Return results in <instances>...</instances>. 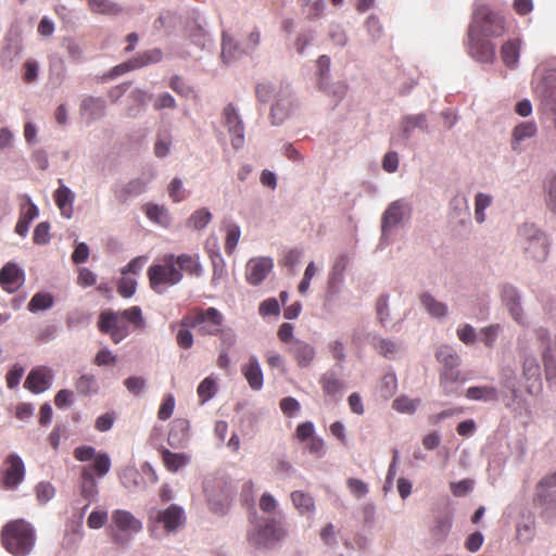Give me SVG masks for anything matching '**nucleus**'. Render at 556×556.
Masks as SVG:
<instances>
[{"label":"nucleus","mask_w":556,"mask_h":556,"mask_svg":"<svg viewBox=\"0 0 556 556\" xmlns=\"http://www.w3.org/2000/svg\"><path fill=\"white\" fill-rule=\"evenodd\" d=\"M255 98L263 104L271 101L269 118L274 126L283 124L299 108L298 98L289 85L261 81L255 86Z\"/></svg>","instance_id":"nucleus-1"},{"label":"nucleus","mask_w":556,"mask_h":556,"mask_svg":"<svg viewBox=\"0 0 556 556\" xmlns=\"http://www.w3.org/2000/svg\"><path fill=\"white\" fill-rule=\"evenodd\" d=\"M4 548L14 556L28 555L36 542L33 526L24 519L8 522L1 531Z\"/></svg>","instance_id":"nucleus-2"},{"label":"nucleus","mask_w":556,"mask_h":556,"mask_svg":"<svg viewBox=\"0 0 556 556\" xmlns=\"http://www.w3.org/2000/svg\"><path fill=\"white\" fill-rule=\"evenodd\" d=\"M412 203L405 198L392 201L381 215V236L379 247L383 249L390 244L391 235L410 219Z\"/></svg>","instance_id":"nucleus-3"},{"label":"nucleus","mask_w":556,"mask_h":556,"mask_svg":"<svg viewBox=\"0 0 556 556\" xmlns=\"http://www.w3.org/2000/svg\"><path fill=\"white\" fill-rule=\"evenodd\" d=\"M247 536L249 543L256 548H271L282 540L285 531L275 517L262 519L255 517Z\"/></svg>","instance_id":"nucleus-4"},{"label":"nucleus","mask_w":556,"mask_h":556,"mask_svg":"<svg viewBox=\"0 0 556 556\" xmlns=\"http://www.w3.org/2000/svg\"><path fill=\"white\" fill-rule=\"evenodd\" d=\"M176 265L175 254H166L163 256L162 264H153L149 267L148 277L154 292L163 294L166 286H176L182 280L184 275Z\"/></svg>","instance_id":"nucleus-5"},{"label":"nucleus","mask_w":556,"mask_h":556,"mask_svg":"<svg viewBox=\"0 0 556 556\" xmlns=\"http://www.w3.org/2000/svg\"><path fill=\"white\" fill-rule=\"evenodd\" d=\"M469 28L483 37H501L506 31L504 17L486 5L475 9Z\"/></svg>","instance_id":"nucleus-6"},{"label":"nucleus","mask_w":556,"mask_h":556,"mask_svg":"<svg viewBox=\"0 0 556 556\" xmlns=\"http://www.w3.org/2000/svg\"><path fill=\"white\" fill-rule=\"evenodd\" d=\"M185 523V509L177 504H172L164 509L152 507L149 510L151 531H155L157 526L161 525L166 533H175L182 528Z\"/></svg>","instance_id":"nucleus-7"},{"label":"nucleus","mask_w":556,"mask_h":556,"mask_svg":"<svg viewBox=\"0 0 556 556\" xmlns=\"http://www.w3.org/2000/svg\"><path fill=\"white\" fill-rule=\"evenodd\" d=\"M526 255L535 261H544L548 254V239L534 224H523L519 229Z\"/></svg>","instance_id":"nucleus-8"},{"label":"nucleus","mask_w":556,"mask_h":556,"mask_svg":"<svg viewBox=\"0 0 556 556\" xmlns=\"http://www.w3.org/2000/svg\"><path fill=\"white\" fill-rule=\"evenodd\" d=\"M26 468L24 460L16 453H10L3 460L1 484L5 490L15 491L24 482Z\"/></svg>","instance_id":"nucleus-9"},{"label":"nucleus","mask_w":556,"mask_h":556,"mask_svg":"<svg viewBox=\"0 0 556 556\" xmlns=\"http://www.w3.org/2000/svg\"><path fill=\"white\" fill-rule=\"evenodd\" d=\"M223 124L228 130L232 148L237 151L242 149L245 142L244 124L232 103H228L223 111Z\"/></svg>","instance_id":"nucleus-10"},{"label":"nucleus","mask_w":556,"mask_h":556,"mask_svg":"<svg viewBox=\"0 0 556 556\" xmlns=\"http://www.w3.org/2000/svg\"><path fill=\"white\" fill-rule=\"evenodd\" d=\"M481 34L468 28V53L479 63H492L495 59V46Z\"/></svg>","instance_id":"nucleus-11"},{"label":"nucleus","mask_w":556,"mask_h":556,"mask_svg":"<svg viewBox=\"0 0 556 556\" xmlns=\"http://www.w3.org/2000/svg\"><path fill=\"white\" fill-rule=\"evenodd\" d=\"M119 312L104 311L99 316L98 328L101 332L109 334L114 343H119L129 334V328L121 324Z\"/></svg>","instance_id":"nucleus-12"},{"label":"nucleus","mask_w":556,"mask_h":556,"mask_svg":"<svg viewBox=\"0 0 556 556\" xmlns=\"http://www.w3.org/2000/svg\"><path fill=\"white\" fill-rule=\"evenodd\" d=\"M223 321L224 316L222 313L215 307H208L199 311L190 326L198 328L199 332L203 336H217Z\"/></svg>","instance_id":"nucleus-13"},{"label":"nucleus","mask_w":556,"mask_h":556,"mask_svg":"<svg viewBox=\"0 0 556 556\" xmlns=\"http://www.w3.org/2000/svg\"><path fill=\"white\" fill-rule=\"evenodd\" d=\"M153 174L148 176H140L130 179L127 182L119 184L113 187V193L116 201L121 204L127 203L129 200L139 197L148 189L150 181L153 179Z\"/></svg>","instance_id":"nucleus-14"},{"label":"nucleus","mask_w":556,"mask_h":556,"mask_svg":"<svg viewBox=\"0 0 556 556\" xmlns=\"http://www.w3.org/2000/svg\"><path fill=\"white\" fill-rule=\"evenodd\" d=\"M503 304L509 312L511 318L519 325L526 324V316L522 308L521 292L513 285H504L501 290Z\"/></svg>","instance_id":"nucleus-15"},{"label":"nucleus","mask_w":556,"mask_h":556,"mask_svg":"<svg viewBox=\"0 0 556 556\" xmlns=\"http://www.w3.org/2000/svg\"><path fill=\"white\" fill-rule=\"evenodd\" d=\"M274 261L268 256L251 258L247 264L245 278L252 286L261 285L273 270Z\"/></svg>","instance_id":"nucleus-16"},{"label":"nucleus","mask_w":556,"mask_h":556,"mask_svg":"<svg viewBox=\"0 0 556 556\" xmlns=\"http://www.w3.org/2000/svg\"><path fill=\"white\" fill-rule=\"evenodd\" d=\"M20 199V217L15 226V232L25 238L28 235L31 222L39 216V208L28 194H23Z\"/></svg>","instance_id":"nucleus-17"},{"label":"nucleus","mask_w":556,"mask_h":556,"mask_svg":"<svg viewBox=\"0 0 556 556\" xmlns=\"http://www.w3.org/2000/svg\"><path fill=\"white\" fill-rule=\"evenodd\" d=\"M53 381L51 369L46 367H38L30 370L24 387L33 393L39 394L47 391Z\"/></svg>","instance_id":"nucleus-18"},{"label":"nucleus","mask_w":556,"mask_h":556,"mask_svg":"<svg viewBox=\"0 0 556 556\" xmlns=\"http://www.w3.org/2000/svg\"><path fill=\"white\" fill-rule=\"evenodd\" d=\"M79 111L88 123H93L106 115V101L102 97L85 96L80 101Z\"/></svg>","instance_id":"nucleus-19"},{"label":"nucleus","mask_w":556,"mask_h":556,"mask_svg":"<svg viewBox=\"0 0 556 556\" xmlns=\"http://www.w3.org/2000/svg\"><path fill=\"white\" fill-rule=\"evenodd\" d=\"M80 478V495L87 502L81 509L84 514L89 508L90 504L98 501L99 489L91 467H84Z\"/></svg>","instance_id":"nucleus-20"},{"label":"nucleus","mask_w":556,"mask_h":556,"mask_svg":"<svg viewBox=\"0 0 556 556\" xmlns=\"http://www.w3.org/2000/svg\"><path fill=\"white\" fill-rule=\"evenodd\" d=\"M241 374L253 391H260L264 386V374L256 355H250L248 363L241 366Z\"/></svg>","instance_id":"nucleus-21"},{"label":"nucleus","mask_w":556,"mask_h":556,"mask_svg":"<svg viewBox=\"0 0 556 556\" xmlns=\"http://www.w3.org/2000/svg\"><path fill=\"white\" fill-rule=\"evenodd\" d=\"M24 281V271L16 264L8 263L1 268L0 283L5 291L15 292Z\"/></svg>","instance_id":"nucleus-22"},{"label":"nucleus","mask_w":556,"mask_h":556,"mask_svg":"<svg viewBox=\"0 0 556 556\" xmlns=\"http://www.w3.org/2000/svg\"><path fill=\"white\" fill-rule=\"evenodd\" d=\"M366 340L377 353L388 359H394L401 352L400 343L391 339L382 338L376 332H368L366 334Z\"/></svg>","instance_id":"nucleus-23"},{"label":"nucleus","mask_w":556,"mask_h":556,"mask_svg":"<svg viewBox=\"0 0 556 556\" xmlns=\"http://www.w3.org/2000/svg\"><path fill=\"white\" fill-rule=\"evenodd\" d=\"M111 518L114 526L122 532L137 534L143 528L141 520H139L130 511L125 509L114 510L112 513Z\"/></svg>","instance_id":"nucleus-24"},{"label":"nucleus","mask_w":556,"mask_h":556,"mask_svg":"<svg viewBox=\"0 0 556 556\" xmlns=\"http://www.w3.org/2000/svg\"><path fill=\"white\" fill-rule=\"evenodd\" d=\"M437 361L443 365L440 374H460L458 366L460 365V357L455 349L451 345H441L435 352Z\"/></svg>","instance_id":"nucleus-25"},{"label":"nucleus","mask_w":556,"mask_h":556,"mask_svg":"<svg viewBox=\"0 0 556 556\" xmlns=\"http://www.w3.org/2000/svg\"><path fill=\"white\" fill-rule=\"evenodd\" d=\"M324 394L332 399H337L346 388L345 381L341 378V374L334 369H329L319 380Z\"/></svg>","instance_id":"nucleus-26"},{"label":"nucleus","mask_w":556,"mask_h":556,"mask_svg":"<svg viewBox=\"0 0 556 556\" xmlns=\"http://www.w3.org/2000/svg\"><path fill=\"white\" fill-rule=\"evenodd\" d=\"M53 198L61 215L66 219H71L74 213L73 204L75 201V193L72 189L60 180V187L54 191Z\"/></svg>","instance_id":"nucleus-27"},{"label":"nucleus","mask_w":556,"mask_h":556,"mask_svg":"<svg viewBox=\"0 0 556 556\" xmlns=\"http://www.w3.org/2000/svg\"><path fill=\"white\" fill-rule=\"evenodd\" d=\"M536 502L542 507V515L549 521L556 518V491L553 489L535 486Z\"/></svg>","instance_id":"nucleus-28"},{"label":"nucleus","mask_w":556,"mask_h":556,"mask_svg":"<svg viewBox=\"0 0 556 556\" xmlns=\"http://www.w3.org/2000/svg\"><path fill=\"white\" fill-rule=\"evenodd\" d=\"M247 54L244 47L228 33L224 31L222 36V52L220 58L225 64H231L239 60L242 55Z\"/></svg>","instance_id":"nucleus-29"},{"label":"nucleus","mask_w":556,"mask_h":556,"mask_svg":"<svg viewBox=\"0 0 556 556\" xmlns=\"http://www.w3.org/2000/svg\"><path fill=\"white\" fill-rule=\"evenodd\" d=\"M290 353L295 358L298 366L308 367L316 355L315 348L307 342L295 339L289 348Z\"/></svg>","instance_id":"nucleus-30"},{"label":"nucleus","mask_w":556,"mask_h":556,"mask_svg":"<svg viewBox=\"0 0 556 556\" xmlns=\"http://www.w3.org/2000/svg\"><path fill=\"white\" fill-rule=\"evenodd\" d=\"M143 212L147 218L163 227L168 228L172 224V216L169 214L168 208L165 205L155 204V203H146L143 205Z\"/></svg>","instance_id":"nucleus-31"},{"label":"nucleus","mask_w":556,"mask_h":556,"mask_svg":"<svg viewBox=\"0 0 556 556\" xmlns=\"http://www.w3.org/2000/svg\"><path fill=\"white\" fill-rule=\"evenodd\" d=\"M189 421L178 418L172 421L168 433V443L173 447H180L189 437Z\"/></svg>","instance_id":"nucleus-32"},{"label":"nucleus","mask_w":556,"mask_h":556,"mask_svg":"<svg viewBox=\"0 0 556 556\" xmlns=\"http://www.w3.org/2000/svg\"><path fill=\"white\" fill-rule=\"evenodd\" d=\"M402 137L408 140L415 129L428 131L427 115L419 113L416 115H406L401 121Z\"/></svg>","instance_id":"nucleus-33"},{"label":"nucleus","mask_w":556,"mask_h":556,"mask_svg":"<svg viewBox=\"0 0 556 556\" xmlns=\"http://www.w3.org/2000/svg\"><path fill=\"white\" fill-rule=\"evenodd\" d=\"M453 526V520L447 515H440L435 518L433 527L430 529V535L433 544L441 545L448 536Z\"/></svg>","instance_id":"nucleus-34"},{"label":"nucleus","mask_w":556,"mask_h":556,"mask_svg":"<svg viewBox=\"0 0 556 556\" xmlns=\"http://www.w3.org/2000/svg\"><path fill=\"white\" fill-rule=\"evenodd\" d=\"M175 260L181 273L186 271L195 277H202L204 275V268L198 254L191 255L182 253L175 255Z\"/></svg>","instance_id":"nucleus-35"},{"label":"nucleus","mask_w":556,"mask_h":556,"mask_svg":"<svg viewBox=\"0 0 556 556\" xmlns=\"http://www.w3.org/2000/svg\"><path fill=\"white\" fill-rule=\"evenodd\" d=\"M420 303L426 312L435 319H444L448 314V306L445 303L438 301L429 292H424L420 295Z\"/></svg>","instance_id":"nucleus-36"},{"label":"nucleus","mask_w":556,"mask_h":556,"mask_svg":"<svg viewBox=\"0 0 556 556\" xmlns=\"http://www.w3.org/2000/svg\"><path fill=\"white\" fill-rule=\"evenodd\" d=\"M465 396L470 401L496 402L498 400V391L493 386H475L466 390Z\"/></svg>","instance_id":"nucleus-37"},{"label":"nucleus","mask_w":556,"mask_h":556,"mask_svg":"<svg viewBox=\"0 0 556 556\" xmlns=\"http://www.w3.org/2000/svg\"><path fill=\"white\" fill-rule=\"evenodd\" d=\"M290 496L294 508L301 515H314L316 506L314 497L309 493L296 490Z\"/></svg>","instance_id":"nucleus-38"},{"label":"nucleus","mask_w":556,"mask_h":556,"mask_svg":"<svg viewBox=\"0 0 556 556\" xmlns=\"http://www.w3.org/2000/svg\"><path fill=\"white\" fill-rule=\"evenodd\" d=\"M520 39H510L503 45L501 55L506 66L510 68L517 66L520 56Z\"/></svg>","instance_id":"nucleus-39"},{"label":"nucleus","mask_w":556,"mask_h":556,"mask_svg":"<svg viewBox=\"0 0 556 556\" xmlns=\"http://www.w3.org/2000/svg\"><path fill=\"white\" fill-rule=\"evenodd\" d=\"M535 536V520L532 516L523 517L517 525L516 538L522 544L530 543Z\"/></svg>","instance_id":"nucleus-40"},{"label":"nucleus","mask_w":556,"mask_h":556,"mask_svg":"<svg viewBox=\"0 0 556 556\" xmlns=\"http://www.w3.org/2000/svg\"><path fill=\"white\" fill-rule=\"evenodd\" d=\"M88 5L91 12L98 14L116 16L123 12V8L111 0H90Z\"/></svg>","instance_id":"nucleus-41"},{"label":"nucleus","mask_w":556,"mask_h":556,"mask_svg":"<svg viewBox=\"0 0 556 556\" xmlns=\"http://www.w3.org/2000/svg\"><path fill=\"white\" fill-rule=\"evenodd\" d=\"M204 493L206 495L207 502L210 504L211 509L219 515L226 514L229 503H228V496L224 495L220 498L216 497L213 491L211 490L210 482H204Z\"/></svg>","instance_id":"nucleus-42"},{"label":"nucleus","mask_w":556,"mask_h":556,"mask_svg":"<svg viewBox=\"0 0 556 556\" xmlns=\"http://www.w3.org/2000/svg\"><path fill=\"white\" fill-rule=\"evenodd\" d=\"M213 216L208 208L201 207L195 210L187 219V226L195 230L204 229L212 220Z\"/></svg>","instance_id":"nucleus-43"},{"label":"nucleus","mask_w":556,"mask_h":556,"mask_svg":"<svg viewBox=\"0 0 556 556\" xmlns=\"http://www.w3.org/2000/svg\"><path fill=\"white\" fill-rule=\"evenodd\" d=\"M121 482L128 490L143 489L144 483L140 472L134 467H127L121 473Z\"/></svg>","instance_id":"nucleus-44"},{"label":"nucleus","mask_w":556,"mask_h":556,"mask_svg":"<svg viewBox=\"0 0 556 556\" xmlns=\"http://www.w3.org/2000/svg\"><path fill=\"white\" fill-rule=\"evenodd\" d=\"M163 460L168 470L176 472L190 462V457L185 453H173L168 450L163 452Z\"/></svg>","instance_id":"nucleus-45"},{"label":"nucleus","mask_w":556,"mask_h":556,"mask_svg":"<svg viewBox=\"0 0 556 556\" xmlns=\"http://www.w3.org/2000/svg\"><path fill=\"white\" fill-rule=\"evenodd\" d=\"M163 58V52L159 48H154L151 50L143 51L141 53H138L132 58V63H135V66L137 68L159 63Z\"/></svg>","instance_id":"nucleus-46"},{"label":"nucleus","mask_w":556,"mask_h":556,"mask_svg":"<svg viewBox=\"0 0 556 556\" xmlns=\"http://www.w3.org/2000/svg\"><path fill=\"white\" fill-rule=\"evenodd\" d=\"M493 198L492 195L478 192L475 197V219L478 224H483L485 222V210L492 204Z\"/></svg>","instance_id":"nucleus-47"},{"label":"nucleus","mask_w":556,"mask_h":556,"mask_svg":"<svg viewBox=\"0 0 556 556\" xmlns=\"http://www.w3.org/2000/svg\"><path fill=\"white\" fill-rule=\"evenodd\" d=\"M522 374L526 380H540L541 367L535 356L531 354L523 356Z\"/></svg>","instance_id":"nucleus-48"},{"label":"nucleus","mask_w":556,"mask_h":556,"mask_svg":"<svg viewBox=\"0 0 556 556\" xmlns=\"http://www.w3.org/2000/svg\"><path fill=\"white\" fill-rule=\"evenodd\" d=\"M54 300L50 293L38 292L34 294L31 300L28 303V309L31 313H37L39 311H47L53 306Z\"/></svg>","instance_id":"nucleus-49"},{"label":"nucleus","mask_w":556,"mask_h":556,"mask_svg":"<svg viewBox=\"0 0 556 556\" xmlns=\"http://www.w3.org/2000/svg\"><path fill=\"white\" fill-rule=\"evenodd\" d=\"M317 66V85L318 87H326L327 81L331 79V60L328 55L323 54L316 62Z\"/></svg>","instance_id":"nucleus-50"},{"label":"nucleus","mask_w":556,"mask_h":556,"mask_svg":"<svg viewBox=\"0 0 556 556\" xmlns=\"http://www.w3.org/2000/svg\"><path fill=\"white\" fill-rule=\"evenodd\" d=\"M420 405L419 399H410L406 395L396 397L393 401L392 407L402 414H414Z\"/></svg>","instance_id":"nucleus-51"},{"label":"nucleus","mask_w":556,"mask_h":556,"mask_svg":"<svg viewBox=\"0 0 556 556\" xmlns=\"http://www.w3.org/2000/svg\"><path fill=\"white\" fill-rule=\"evenodd\" d=\"M348 264H349V257L346 254H340L336 258V261L331 267L330 274H329V283H337V282H341L343 280L344 271H345Z\"/></svg>","instance_id":"nucleus-52"},{"label":"nucleus","mask_w":556,"mask_h":556,"mask_svg":"<svg viewBox=\"0 0 556 556\" xmlns=\"http://www.w3.org/2000/svg\"><path fill=\"white\" fill-rule=\"evenodd\" d=\"M76 390L78 393L83 395H91L97 393L98 391V384L96 377L90 374H85L80 376L76 383H75Z\"/></svg>","instance_id":"nucleus-53"},{"label":"nucleus","mask_w":556,"mask_h":556,"mask_svg":"<svg viewBox=\"0 0 556 556\" xmlns=\"http://www.w3.org/2000/svg\"><path fill=\"white\" fill-rule=\"evenodd\" d=\"M197 391L201 400V404H204L215 396L217 392V383L214 378L206 377L201 381Z\"/></svg>","instance_id":"nucleus-54"},{"label":"nucleus","mask_w":556,"mask_h":556,"mask_svg":"<svg viewBox=\"0 0 556 556\" xmlns=\"http://www.w3.org/2000/svg\"><path fill=\"white\" fill-rule=\"evenodd\" d=\"M502 386L511 392V394L516 397L519 393V382L516 375V371L513 368L505 367L502 369L501 374Z\"/></svg>","instance_id":"nucleus-55"},{"label":"nucleus","mask_w":556,"mask_h":556,"mask_svg":"<svg viewBox=\"0 0 556 556\" xmlns=\"http://www.w3.org/2000/svg\"><path fill=\"white\" fill-rule=\"evenodd\" d=\"M241 237L240 226L236 223H230L226 226V242H225V251L228 254H231Z\"/></svg>","instance_id":"nucleus-56"},{"label":"nucleus","mask_w":556,"mask_h":556,"mask_svg":"<svg viewBox=\"0 0 556 556\" xmlns=\"http://www.w3.org/2000/svg\"><path fill=\"white\" fill-rule=\"evenodd\" d=\"M538 132V126L533 121L521 122L517 124L511 134L521 141L533 138Z\"/></svg>","instance_id":"nucleus-57"},{"label":"nucleus","mask_w":556,"mask_h":556,"mask_svg":"<svg viewBox=\"0 0 556 556\" xmlns=\"http://www.w3.org/2000/svg\"><path fill=\"white\" fill-rule=\"evenodd\" d=\"M460 374H440V388L442 392L450 396L457 393V381Z\"/></svg>","instance_id":"nucleus-58"},{"label":"nucleus","mask_w":556,"mask_h":556,"mask_svg":"<svg viewBox=\"0 0 556 556\" xmlns=\"http://www.w3.org/2000/svg\"><path fill=\"white\" fill-rule=\"evenodd\" d=\"M501 331L502 326L500 324H492L486 327H483L480 330V340L483 342L485 346L492 348L495 344Z\"/></svg>","instance_id":"nucleus-59"},{"label":"nucleus","mask_w":556,"mask_h":556,"mask_svg":"<svg viewBox=\"0 0 556 556\" xmlns=\"http://www.w3.org/2000/svg\"><path fill=\"white\" fill-rule=\"evenodd\" d=\"M376 312L381 326L387 327L390 323L389 295L381 294L376 302Z\"/></svg>","instance_id":"nucleus-60"},{"label":"nucleus","mask_w":556,"mask_h":556,"mask_svg":"<svg viewBox=\"0 0 556 556\" xmlns=\"http://www.w3.org/2000/svg\"><path fill=\"white\" fill-rule=\"evenodd\" d=\"M543 363L545 369V376L548 381H556V357L551 346H547L543 351Z\"/></svg>","instance_id":"nucleus-61"},{"label":"nucleus","mask_w":556,"mask_h":556,"mask_svg":"<svg viewBox=\"0 0 556 556\" xmlns=\"http://www.w3.org/2000/svg\"><path fill=\"white\" fill-rule=\"evenodd\" d=\"M544 189L546 192V204L553 213H556V173L547 177Z\"/></svg>","instance_id":"nucleus-62"},{"label":"nucleus","mask_w":556,"mask_h":556,"mask_svg":"<svg viewBox=\"0 0 556 556\" xmlns=\"http://www.w3.org/2000/svg\"><path fill=\"white\" fill-rule=\"evenodd\" d=\"M451 214L455 217L468 216V200L462 194L452 198L450 202Z\"/></svg>","instance_id":"nucleus-63"},{"label":"nucleus","mask_w":556,"mask_h":556,"mask_svg":"<svg viewBox=\"0 0 556 556\" xmlns=\"http://www.w3.org/2000/svg\"><path fill=\"white\" fill-rule=\"evenodd\" d=\"M91 471L94 470L100 478L104 477L111 469V458L108 453H99L94 458Z\"/></svg>","instance_id":"nucleus-64"}]
</instances>
